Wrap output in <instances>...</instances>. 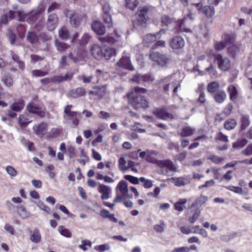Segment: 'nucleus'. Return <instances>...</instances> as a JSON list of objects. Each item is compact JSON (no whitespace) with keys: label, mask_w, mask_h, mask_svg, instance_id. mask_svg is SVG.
<instances>
[{"label":"nucleus","mask_w":252,"mask_h":252,"mask_svg":"<svg viewBox=\"0 0 252 252\" xmlns=\"http://www.w3.org/2000/svg\"><path fill=\"white\" fill-rule=\"evenodd\" d=\"M147 90L143 88L135 87L127 94V98L136 109L145 108L148 102L144 99L143 94H146Z\"/></svg>","instance_id":"1"},{"label":"nucleus","mask_w":252,"mask_h":252,"mask_svg":"<svg viewBox=\"0 0 252 252\" xmlns=\"http://www.w3.org/2000/svg\"><path fill=\"white\" fill-rule=\"evenodd\" d=\"M72 106L68 105L64 108L63 118L66 123H70L72 127H76L79 124L80 119L76 111H71Z\"/></svg>","instance_id":"2"},{"label":"nucleus","mask_w":252,"mask_h":252,"mask_svg":"<svg viewBox=\"0 0 252 252\" xmlns=\"http://www.w3.org/2000/svg\"><path fill=\"white\" fill-rule=\"evenodd\" d=\"M155 11V7L151 5H145L140 7L138 11L137 22L142 26H144L149 19V16L153 14Z\"/></svg>","instance_id":"3"},{"label":"nucleus","mask_w":252,"mask_h":252,"mask_svg":"<svg viewBox=\"0 0 252 252\" xmlns=\"http://www.w3.org/2000/svg\"><path fill=\"white\" fill-rule=\"evenodd\" d=\"M157 165L159 168L158 173L160 174L169 176L170 172H176L177 168L170 159H164L157 161Z\"/></svg>","instance_id":"4"},{"label":"nucleus","mask_w":252,"mask_h":252,"mask_svg":"<svg viewBox=\"0 0 252 252\" xmlns=\"http://www.w3.org/2000/svg\"><path fill=\"white\" fill-rule=\"evenodd\" d=\"M116 196L113 200L114 203L122 202L128 196V189L127 183L125 181H121L116 189Z\"/></svg>","instance_id":"5"},{"label":"nucleus","mask_w":252,"mask_h":252,"mask_svg":"<svg viewBox=\"0 0 252 252\" xmlns=\"http://www.w3.org/2000/svg\"><path fill=\"white\" fill-rule=\"evenodd\" d=\"M45 10V7L43 5H40L36 11H31L28 13H24L23 11H19L17 13L19 20L21 21H27L28 22H32L37 17L39 16L38 14L42 12Z\"/></svg>","instance_id":"6"},{"label":"nucleus","mask_w":252,"mask_h":252,"mask_svg":"<svg viewBox=\"0 0 252 252\" xmlns=\"http://www.w3.org/2000/svg\"><path fill=\"white\" fill-rule=\"evenodd\" d=\"M235 42V36L233 34H224L223 40L217 41L214 44V47L217 51L222 50L226 45L231 44Z\"/></svg>","instance_id":"7"},{"label":"nucleus","mask_w":252,"mask_h":252,"mask_svg":"<svg viewBox=\"0 0 252 252\" xmlns=\"http://www.w3.org/2000/svg\"><path fill=\"white\" fill-rule=\"evenodd\" d=\"M150 59L161 67L166 66L171 61L167 55L158 52H152L150 54Z\"/></svg>","instance_id":"8"},{"label":"nucleus","mask_w":252,"mask_h":252,"mask_svg":"<svg viewBox=\"0 0 252 252\" xmlns=\"http://www.w3.org/2000/svg\"><path fill=\"white\" fill-rule=\"evenodd\" d=\"M215 61L219 68L222 71H227L231 68V61L229 59L221 54H217L215 56Z\"/></svg>","instance_id":"9"},{"label":"nucleus","mask_w":252,"mask_h":252,"mask_svg":"<svg viewBox=\"0 0 252 252\" xmlns=\"http://www.w3.org/2000/svg\"><path fill=\"white\" fill-rule=\"evenodd\" d=\"M27 110L29 112L36 114L41 118H44L48 115L44 109L32 102L27 105Z\"/></svg>","instance_id":"10"},{"label":"nucleus","mask_w":252,"mask_h":252,"mask_svg":"<svg viewBox=\"0 0 252 252\" xmlns=\"http://www.w3.org/2000/svg\"><path fill=\"white\" fill-rule=\"evenodd\" d=\"M153 114L158 118L167 120L177 119V116L168 113L165 109H157L153 111Z\"/></svg>","instance_id":"11"},{"label":"nucleus","mask_w":252,"mask_h":252,"mask_svg":"<svg viewBox=\"0 0 252 252\" xmlns=\"http://www.w3.org/2000/svg\"><path fill=\"white\" fill-rule=\"evenodd\" d=\"M169 45L173 49H181L185 45L184 39L180 36H174L170 41Z\"/></svg>","instance_id":"12"},{"label":"nucleus","mask_w":252,"mask_h":252,"mask_svg":"<svg viewBox=\"0 0 252 252\" xmlns=\"http://www.w3.org/2000/svg\"><path fill=\"white\" fill-rule=\"evenodd\" d=\"M155 80L154 77L152 75H136L133 76L130 80L132 82L137 83H141L142 82H152Z\"/></svg>","instance_id":"13"},{"label":"nucleus","mask_w":252,"mask_h":252,"mask_svg":"<svg viewBox=\"0 0 252 252\" xmlns=\"http://www.w3.org/2000/svg\"><path fill=\"white\" fill-rule=\"evenodd\" d=\"M98 191L102 194L101 199L105 200L109 198L111 192V189L109 187L100 184L98 188Z\"/></svg>","instance_id":"14"},{"label":"nucleus","mask_w":252,"mask_h":252,"mask_svg":"<svg viewBox=\"0 0 252 252\" xmlns=\"http://www.w3.org/2000/svg\"><path fill=\"white\" fill-rule=\"evenodd\" d=\"M47 127L48 124L42 122L35 126L33 130L37 135L42 137L47 133Z\"/></svg>","instance_id":"15"},{"label":"nucleus","mask_w":252,"mask_h":252,"mask_svg":"<svg viewBox=\"0 0 252 252\" xmlns=\"http://www.w3.org/2000/svg\"><path fill=\"white\" fill-rule=\"evenodd\" d=\"M166 31L164 30H160L158 32L155 34H148L144 38V42L148 44H150L156 41L157 39H159L162 34H165Z\"/></svg>","instance_id":"16"},{"label":"nucleus","mask_w":252,"mask_h":252,"mask_svg":"<svg viewBox=\"0 0 252 252\" xmlns=\"http://www.w3.org/2000/svg\"><path fill=\"white\" fill-rule=\"evenodd\" d=\"M227 54L231 57L234 58L240 52L239 45L234 44V42L231 44H228L227 48Z\"/></svg>","instance_id":"17"},{"label":"nucleus","mask_w":252,"mask_h":252,"mask_svg":"<svg viewBox=\"0 0 252 252\" xmlns=\"http://www.w3.org/2000/svg\"><path fill=\"white\" fill-rule=\"evenodd\" d=\"M93 30L98 35H101L105 33V27L99 21H94L92 25Z\"/></svg>","instance_id":"18"},{"label":"nucleus","mask_w":252,"mask_h":252,"mask_svg":"<svg viewBox=\"0 0 252 252\" xmlns=\"http://www.w3.org/2000/svg\"><path fill=\"white\" fill-rule=\"evenodd\" d=\"M58 19L55 14H51L49 16L47 27L49 31H52L55 30L58 25Z\"/></svg>","instance_id":"19"},{"label":"nucleus","mask_w":252,"mask_h":252,"mask_svg":"<svg viewBox=\"0 0 252 252\" xmlns=\"http://www.w3.org/2000/svg\"><path fill=\"white\" fill-rule=\"evenodd\" d=\"M227 91L229 94L230 100L233 103H235L238 97V91L237 88L233 85H230L228 87Z\"/></svg>","instance_id":"20"},{"label":"nucleus","mask_w":252,"mask_h":252,"mask_svg":"<svg viewBox=\"0 0 252 252\" xmlns=\"http://www.w3.org/2000/svg\"><path fill=\"white\" fill-rule=\"evenodd\" d=\"M170 181L176 187L185 186L188 183V178L186 177H173Z\"/></svg>","instance_id":"21"},{"label":"nucleus","mask_w":252,"mask_h":252,"mask_svg":"<svg viewBox=\"0 0 252 252\" xmlns=\"http://www.w3.org/2000/svg\"><path fill=\"white\" fill-rule=\"evenodd\" d=\"M117 65L128 69H132L129 56H123L117 63Z\"/></svg>","instance_id":"22"},{"label":"nucleus","mask_w":252,"mask_h":252,"mask_svg":"<svg viewBox=\"0 0 252 252\" xmlns=\"http://www.w3.org/2000/svg\"><path fill=\"white\" fill-rule=\"evenodd\" d=\"M226 94L222 90H218L214 95L215 101L218 103H223L226 98Z\"/></svg>","instance_id":"23"},{"label":"nucleus","mask_w":252,"mask_h":252,"mask_svg":"<svg viewBox=\"0 0 252 252\" xmlns=\"http://www.w3.org/2000/svg\"><path fill=\"white\" fill-rule=\"evenodd\" d=\"M101 52L102 58H104L106 60L110 59L111 57L115 55L116 54V52L114 49L108 47H105L102 48Z\"/></svg>","instance_id":"24"},{"label":"nucleus","mask_w":252,"mask_h":252,"mask_svg":"<svg viewBox=\"0 0 252 252\" xmlns=\"http://www.w3.org/2000/svg\"><path fill=\"white\" fill-rule=\"evenodd\" d=\"M73 73L72 72H68L64 76L59 75L55 76L53 78V80L55 82H61L64 81H70L72 78Z\"/></svg>","instance_id":"25"},{"label":"nucleus","mask_w":252,"mask_h":252,"mask_svg":"<svg viewBox=\"0 0 252 252\" xmlns=\"http://www.w3.org/2000/svg\"><path fill=\"white\" fill-rule=\"evenodd\" d=\"M91 53L96 59L102 58V48L98 45L94 44L91 48Z\"/></svg>","instance_id":"26"},{"label":"nucleus","mask_w":252,"mask_h":252,"mask_svg":"<svg viewBox=\"0 0 252 252\" xmlns=\"http://www.w3.org/2000/svg\"><path fill=\"white\" fill-rule=\"evenodd\" d=\"M85 94L86 90L82 87L72 90L69 92V94L73 98L81 97L85 95Z\"/></svg>","instance_id":"27"},{"label":"nucleus","mask_w":252,"mask_h":252,"mask_svg":"<svg viewBox=\"0 0 252 252\" xmlns=\"http://www.w3.org/2000/svg\"><path fill=\"white\" fill-rule=\"evenodd\" d=\"M195 130L189 126H186L178 131V134L182 137H188L192 135L194 133Z\"/></svg>","instance_id":"28"},{"label":"nucleus","mask_w":252,"mask_h":252,"mask_svg":"<svg viewBox=\"0 0 252 252\" xmlns=\"http://www.w3.org/2000/svg\"><path fill=\"white\" fill-rule=\"evenodd\" d=\"M15 13L12 10H9L8 13L3 14L0 18V23L6 24L8 23L9 19H12L15 17Z\"/></svg>","instance_id":"29"},{"label":"nucleus","mask_w":252,"mask_h":252,"mask_svg":"<svg viewBox=\"0 0 252 252\" xmlns=\"http://www.w3.org/2000/svg\"><path fill=\"white\" fill-rule=\"evenodd\" d=\"M119 38L120 36L118 35H116L115 37L108 35L105 37L99 36L98 38V39L102 43L107 42L110 44H114L116 42L118 41Z\"/></svg>","instance_id":"30"},{"label":"nucleus","mask_w":252,"mask_h":252,"mask_svg":"<svg viewBox=\"0 0 252 252\" xmlns=\"http://www.w3.org/2000/svg\"><path fill=\"white\" fill-rule=\"evenodd\" d=\"M55 46L57 50L59 52L61 53L66 51L69 48V45L58 40H56L55 41Z\"/></svg>","instance_id":"31"},{"label":"nucleus","mask_w":252,"mask_h":252,"mask_svg":"<svg viewBox=\"0 0 252 252\" xmlns=\"http://www.w3.org/2000/svg\"><path fill=\"white\" fill-rule=\"evenodd\" d=\"M147 156L146 157V160L153 163H157V161L158 160H157L156 159V156L158 154V153L155 151H152V150H147Z\"/></svg>","instance_id":"32"},{"label":"nucleus","mask_w":252,"mask_h":252,"mask_svg":"<svg viewBox=\"0 0 252 252\" xmlns=\"http://www.w3.org/2000/svg\"><path fill=\"white\" fill-rule=\"evenodd\" d=\"M187 199H182L180 200V201L176 202L174 205V207L175 210H176L178 211L179 212H182L184 210H185L187 207L186 206V204L187 203Z\"/></svg>","instance_id":"33"},{"label":"nucleus","mask_w":252,"mask_h":252,"mask_svg":"<svg viewBox=\"0 0 252 252\" xmlns=\"http://www.w3.org/2000/svg\"><path fill=\"white\" fill-rule=\"evenodd\" d=\"M41 236L38 229H35L33 230L30 236V240L34 243H38L40 242Z\"/></svg>","instance_id":"34"},{"label":"nucleus","mask_w":252,"mask_h":252,"mask_svg":"<svg viewBox=\"0 0 252 252\" xmlns=\"http://www.w3.org/2000/svg\"><path fill=\"white\" fill-rule=\"evenodd\" d=\"M24 107V100L23 99H19L12 104L11 108L14 111L20 112L23 109Z\"/></svg>","instance_id":"35"},{"label":"nucleus","mask_w":252,"mask_h":252,"mask_svg":"<svg viewBox=\"0 0 252 252\" xmlns=\"http://www.w3.org/2000/svg\"><path fill=\"white\" fill-rule=\"evenodd\" d=\"M1 80L4 85L8 87H10L13 85V78L9 74H4Z\"/></svg>","instance_id":"36"},{"label":"nucleus","mask_w":252,"mask_h":252,"mask_svg":"<svg viewBox=\"0 0 252 252\" xmlns=\"http://www.w3.org/2000/svg\"><path fill=\"white\" fill-rule=\"evenodd\" d=\"M220 87L219 84L217 82H212L209 83L207 86V90L210 93H216Z\"/></svg>","instance_id":"37"},{"label":"nucleus","mask_w":252,"mask_h":252,"mask_svg":"<svg viewBox=\"0 0 252 252\" xmlns=\"http://www.w3.org/2000/svg\"><path fill=\"white\" fill-rule=\"evenodd\" d=\"M241 130H243L250 125L249 117L248 116L242 115L241 117Z\"/></svg>","instance_id":"38"},{"label":"nucleus","mask_w":252,"mask_h":252,"mask_svg":"<svg viewBox=\"0 0 252 252\" xmlns=\"http://www.w3.org/2000/svg\"><path fill=\"white\" fill-rule=\"evenodd\" d=\"M203 12L208 17H212L215 13L214 7L212 6H205L203 8Z\"/></svg>","instance_id":"39"},{"label":"nucleus","mask_w":252,"mask_h":252,"mask_svg":"<svg viewBox=\"0 0 252 252\" xmlns=\"http://www.w3.org/2000/svg\"><path fill=\"white\" fill-rule=\"evenodd\" d=\"M236 122L234 119H230L227 120L224 123V126L227 130L233 129L236 126Z\"/></svg>","instance_id":"40"},{"label":"nucleus","mask_w":252,"mask_h":252,"mask_svg":"<svg viewBox=\"0 0 252 252\" xmlns=\"http://www.w3.org/2000/svg\"><path fill=\"white\" fill-rule=\"evenodd\" d=\"M69 32L66 27H62L59 30V36L63 39H67L68 38Z\"/></svg>","instance_id":"41"},{"label":"nucleus","mask_w":252,"mask_h":252,"mask_svg":"<svg viewBox=\"0 0 252 252\" xmlns=\"http://www.w3.org/2000/svg\"><path fill=\"white\" fill-rule=\"evenodd\" d=\"M248 143V140L243 138L233 143L232 147L234 149H239L244 147Z\"/></svg>","instance_id":"42"},{"label":"nucleus","mask_w":252,"mask_h":252,"mask_svg":"<svg viewBox=\"0 0 252 252\" xmlns=\"http://www.w3.org/2000/svg\"><path fill=\"white\" fill-rule=\"evenodd\" d=\"M58 230L60 233L67 238H71L72 234L71 232L67 228H64L63 226H60L58 227Z\"/></svg>","instance_id":"43"},{"label":"nucleus","mask_w":252,"mask_h":252,"mask_svg":"<svg viewBox=\"0 0 252 252\" xmlns=\"http://www.w3.org/2000/svg\"><path fill=\"white\" fill-rule=\"evenodd\" d=\"M186 18H185L180 22L179 26V30L180 32H190L191 31L189 28L186 27Z\"/></svg>","instance_id":"44"},{"label":"nucleus","mask_w":252,"mask_h":252,"mask_svg":"<svg viewBox=\"0 0 252 252\" xmlns=\"http://www.w3.org/2000/svg\"><path fill=\"white\" fill-rule=\"evenodd\" d=\"M119 168L120 170L124 172L128 169L127 161L124 158L121 157L119 160Z\"/></svg>","instance_id":"45"},{"label":"nucleus","mask_w":252,"mask_h":252,"mask_svg":"<svg viewBox=\"0 0 252 252\" xmlns=\"http://www.w3.org/2000/svg\"><path fill=\"white\" fill-rule=\"evenodd\" d=\"M27 40L32 44L37 41V36L34 32H29L27 36Z\"/></svg>","instance_id":"46"},{"label":"nucleus","mask_w":252,"mask_h":252,"mask_svg":"<svg viewBox=\"0 0 252 252\" xmlns=\"http://www.w3.org/2000/svg\"><path fill=\"white\" fill-rule=\"evenodd\" d=\"M80 159H78V161L83 165H85L86 163L88 161V158L86 156V154L85 152V150L84 149L80 148Z\"/></svg>","instance_id":"47"},{"label":"nucleus","mask_w":252,"mask_h":252,"mask_svg":"<svg viewBox=\"0 0 252 252\" xmlns=\"http://www.w3.org/2000/svg\"><path fill=\"white\" fill-rule=\"evenodd\" d=\"M139 182L143 183V187L146 189L151 188L153 186V182L149 179H146L144 177L139 178Z\"/></svg>","instance_id":"48"},{"label":"nucleus","mask_w":252,"mask_h":252,"mask_svg":"<svg viewBox=\"0 0 252 252\" xmlns=\"http://www.w3.org/2000/svg\"><path fill=\"white\" fill-rule=\"evenodd\" d=\"M225 188L227 189L231 190L236 193L242 194L243 193V190L242 188L239 187H235L233 186H229L225 187Z\"/></svg>","instance_id":"49"},{"label":"nucleus","mask_w":252,"mask_h":252,"mask_svg":"<svg viewBox=\"0 0 252 252\" xmlns=\"http://www.w3.org/2000/svg\"><path fill=\"white\" fill-rule=\"evenodd\" d=\"M103 20L104 22L105 23L106 25H107V26L108 28L112 27L113 24L112 22V18L110 14H103Z\"/></svg>","instance_id":"50"},{"label":"nucleus","mask_w":252,"mask_h":252,"mask_svg":"<svg viewBox=\"0 0 252 252\" xmlns=\"http://www.w3.org/2000/svg\"><path fill=\"white\" fill-rule=\"evenodd\" d=\"M70 21L71 25L77 27L79 25L80 21L78 16L75 14L69 16Z\"/></svg>","instance_id":"51"},{"label":"nucleus","mask_w":252,"mask_h":252,"mask_svg":"<svg viewBox=\"0 0 252 252\" xmlns=\"http://www.w3.org/2000/svg\"><path fill=\"white\" fill-rule=\"evenodd\" d=\"M208 159L215 164L220 163L223 160V158L219 157L216 155H210L208 157Z\"/></svg>","instance_id":"52"},{"label":"nucleus","mask_w":252,"mask_h":252,"mask_svg":"<svg viewBox=\"0 0 252 252\" xmlns=\"http://www.w3.org/2000/svg\"><path fill=\"white\" fill-rule=\"evenodd\" d=\"M126 6L133 10L138 5V1L137 0H126Z\"/></svg>","instance_id":"53"},{"label":"nucleus","mask_w":252,"mask_h":252,"mask_svg":"<svg viewBox=\"0 0 252 252\" xmlns=\"http://www.w3.org/2000/svg\"><path fill=\"white\" fill-rule=\"evenodd\" d=\"M48 71H42L41 70H33L32 71V75L34 77H41L48 74Z\"/></svg>","instance_id":"54"},{"label":"nucleus","mask_w":252,"mask_h":252,"mask_svg":"<svg viewBox=\"0 0 252 252\" xmlns=\"http://www.w3.org/2000/svg\"><path fill=\"white\" fill-rule=\"evenodd\" d=\"M125 179L126 180L129 181L130 182L133 184H138L139 182V178L135 177L131 175H125Z\"/></svg>","instance_id":"55"},{"label":"nucleus","mask_w":252,"mask_h":252,"mask_svg":"<svg viewBox=\"0 0 252 252\" xmlns=\"http://www.w3.org/2000/svg\"><path fill=\"white\" fill-rule=\"evenodd\" d=\"M162 25L168 26L172 22V19L167 15H163L161 18Z\"/></svg>","instance_id":"56"},{"label":"nucleus","mask_w":252,"mask_h":252,"mask_svg":"<svg viewBox=\"0 0 252 252\" xmlns=\"http://www.w3.org/2000/svg\"><path fill=\"white\" fill-rule=\"evenodd\" d=\"M67 154L70 158H74L76 157L75 148L72 146H69L67 148Z\"/></svg>","instance_id":"57"},{"label":"nucleus","mask_w":252,"mask_h":252,"mask_svg":"<svg viewBox=\"0 0 252 252\" xmlns=\"http://www.w3.org/2000/svg\"><path fill=\"white\" fill-rule=\"evenodd\" d=\"M82 244L79 246V248L82 249L84 251L87 250V248L86 247V246H88L90 247L92 246V242L89 240H82Z\"/></svg>","instance_id":"58"},{"label":"nucleus","mask_w":252,"mask_h":252,"mask_svg":"<svg viewBox=\"0 0 252 252\" xmlns=\"http://www.w3.org/2000/svg\"><path fill=\"white\" fill-rule=\"evenodd\" d=\"M165 223L162 221L160 224H156L154 226L155 230L158 233H161L164 231Z\"/></svg>","instance_id":"59"},{"label":"nucleus","mask_w":252,"mask_h":252,"mask_svg":"<svg viewBox=\"0 0 252 252\" xmlns=\"http://www.w3.org/2000/svg\"><path fill=\"white\" fill-rule=\"evenodd\" d=\"M38 207L41 210L47 212L48 214L51 213V210L49 207L46 206L43 202L38 201L37 203Z\"/></svg>","instance_id":"60"},{"label":"nucleus","mask_w":252,"mask_h":252,"mask_svg":"<svg viewBox=\"0 0 252 252\" xmlns=\"http://www.w3.org/2000/svg\"><path fill=\"white\" fill-rule=\"evenodd\" d=\"M6 171L9 175L12 177H15L17 174L16 169L11 166H8L6 168Z\"/></svg>","instance_id":"61"},{"label":"nucleus","mask_w":252,"mask_h":252,"mask_svg":"<svg viewBox=\"0 0 252 252\" xmlns=\"http://www.w3.org/2000/svg\"><path fill=\"white\" fill-rule=\"evenodd\" d=\"M19 122L22 126H26L30 123L28 119L23 115L19 116Z\"/></svg>","instance_id":"62"},{"label":"nucleus","mask_w":252,"mask_h":252,"mask_svg":"<svg viewBox=\"0 0 252 252\" xmlns=\"http://www.w3.org/2000/svg\"><path fill=\"white\" fill-rule=\"evenodd\" d=\"M242 153L247 156L252 155V144H250L244 150L242 151Z\"/></svg>","instance_id":"63"},{"label":"nucleus","mask_w":252,"mask_h":252,"mask_svg":"<svg viewBox=\"0 0 252 252\" xmlns=\"http://www.w3.org/2000/svg\"><path fill=\"white\" fill-rule=\"evenodd\" d=\"M190 249L188 247H182L175 248L172 252H189Z\"/></svg>","instance_id":"64"}]
</instances>
